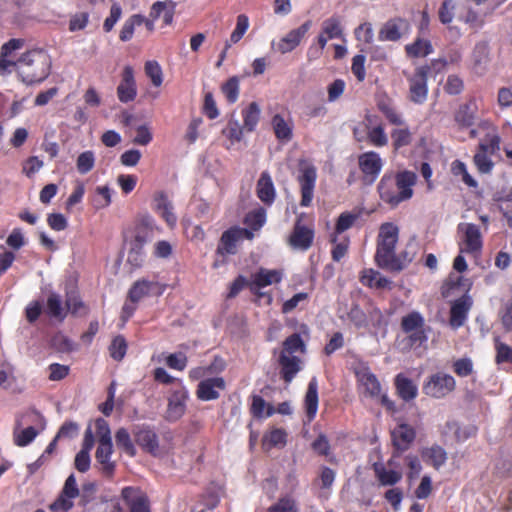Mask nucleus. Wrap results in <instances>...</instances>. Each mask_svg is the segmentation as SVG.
Segmentation results:
<instances>
[{
  "label": "nucleus",
  "instance_id": "nucleus-1",
  "mask_svg": "<svg viewBox=\"0 0 512 512\" xmlns=\"http://www.w3.org/2000/svg\"><path fill=\"white\" fill-rule=\"evenodd\" d=\"M416 180V174L411 171H402L395 176L384 175L378 185L381 200L396 207L412 197Z\"/></svg>",
  "mask_w": 512,
  "mask_h": 512
},
{
  "label": "nucleus",
  "instance_id": "nucleus-2",
  "mask_svg": "<svg viewBox=\"0 0 512 512\" xmlns=\"http://www.w3.org/2000/svg\"><path fill=\"white\" fill-rule=\"evenodd\" d=\"M50 58L42 50H32L18 60L17 71L26 84L40 83L50 73Z\"/></svg>",
  "mask_w": 512,
  "mask_h": 512
},
{
  "label": "nucleus",
  "instance_id": "nucleus-3",
  "mask_svg": "<svg viewBox=\"0 0 512 512\" xmlns=\"http://www.w3.org/2000/svg\"><path fill=\"white\" fill-rule=\"evenodd\" d=\"M148 512L143 493L133 487L122 489L119 501L101 500L93 507V512Z\"/></svg>",
  "mask_w": 512,
  "mask_h": 512
},
{
  "label": "nucleus",
  "instance_id": "nucleus-4",
  "mask_svg": "<svg viewBox=\"0 0 512 512\" xmlns=\"http://www.w3.org/2000/svg\"><path fill=\"white\" fill-rule=\"evenodd\" d=\"M399 229L393 223L381 225L378 235L375 261L381 268H396L395 247L398 242Z\"/></svg>",
  "mask_w": 512,
  "mask_h": 512
},
{
  "label": "nucleus",
  "instance_id": "nucleus-5",
  "mask_svg": "<svg viewBox=\"0 0 512 512\" xmlns=\"http://www.w3.org/2000/svg\"><path fill=\"white\" fill-rule=\"evenodd\" d=\"M166 285L157 281L140 279L133 283L128 291L127 300L122 308V320L126 322L135 312L137 304L147 297H158L164 293Z\"/></svg>",
  "mask_w": 512,
  "mask_h": 512
},
{
  "label": "nucleus",
  "instance_id": "nucleus-6",
  "mask_svg": "<svg viewBox=\"0 0 512 512\" xmlns=\"http://www.w3.org/2000/svg\"><path fill=\"white\" fill-rule=\"evenodd\" d=\"M459 252L478 257L483 249V236L473 223L461 222L457 226Z\"/></svg>",
  "mask_w": 512,
  "mask_h": 512
},
{
  "label": "nucleus",
  "instance_id": "nucleus-7",
  "mask_svg": "<svg viewBox=\"0 0 512 512\" xmlns=\"http://www.w3.org/2000/svg\"><path fill=\"white\" fill-rule=\"evenodd\" d=\"M401 329L408 335L410 344L420 346L427 341L425 319L418 311H411L401 319Z\"/></svg>",
  "mask_w": 512,
  "mask_h": 512
},
{
  "label": "nucleus",
  "instance_id": "nucleus-8",
  "mask_svg": "<svg viewBox=\"0 0 512 512\" xmlns=\"http://www.w3.org/2000/svg\"><path fill=\"white\" fill-rule=\"evenodd\" d=\"M456 382L453 376L437 372L430 377L423 384V393L435 399H441L454 391Z\"/></svg>",
  "mask_w": 512,
  "mask_h": 512
},
{
  "label": "nucleus",
  "instance_id": "nucleus-9",
  "mask_svg": "<svg viewBox=\"0 0 512 512\" xmlns=\"http://www.w3.org/2000/svg\"><path fill=\"white\" fill-rule=\"evenodd\" d=\"M80 495L74 474H71L66 479L59 497L50 505L53 512H67L73 505V500Z\"/></svg>",
  "mask_w": 512,
  "mask_h": 512
},
{
  "label": "nucleus",
  "instance_id": "nucleus-10",
  "mask_svg": "<svg viewBox=\"0 0 512 512\" xmlns=\"http://www.w3.org/2000/svg\"><path fill=\"white\" fill-rule=\"evenodd\" d=\"M429 68L421 66L416 68L414 74L408 78L409 99L415 104H422L427 99V74Z\"/></svg>",
  "mask_w": 512,
  "mask_h": 512
},
{
  "label": "nucleus",
  "instance_id": "nucleus-11",
  "mask_svg": "<svg viewBox=\"0 0 512 512\" xmlns=\"http://www.w3.org/2000/svg\"><path fill=\"white\" fill-rule=\"evenodd\" d=\"M41 418V416L34 412H27L22 416L17 417L15 422V428L13 432L14 443L19 447H25L30 444L38 434V431L29 426L27 428H22L23 425L27 422L34 421L35 419Z\"/></svg>",
  "mask_w": 512,
  "mask_h": 512
},
{
  "label": "nucleus",
  "instance_id": "nucleus-12",
  "mask_svg": "<svg viewBox=\"0 0 512 512\" xmlns=\"http://www.w3.org/2000/svg\"><path fill=\"white\" fill-rule=\"evenodd\" d=\"M359 388L368 397H378L381 394V386L377 377L364 363H359L354 368Z\"/></svg>",
  "mask_w": 512,
  "mask_h": 512
},
{
  "label": "nucleus",
  "instance_id": "nucleus-13",
  "mask_svg": "<svg viewBox=\"0 0 512 512\" xmlns=\"http://www.w3.org/2000/svg\"><path fill=\"white\" fill-rule=\"evenodd\" d=\"M299 182L301 186V206L307 207L313 199V191L316 182V169L313 165L303 162L300 165Z\"/></svg>",
  "mask_w": 512,
  "mask_h": 512
},
{
  "label": "nucleus",
  "instance_id": "nucleus-14",
  "mask_svg": "<svg viewBox=\"0 0 512 512\" xmlns=\"http://www.w3.org/2000/svg\"><path fill=\"white\" fill-rule=\"evenodd\" d=\"M358 164L363 173L364 180L368 183H373L382 170L383 160L378 153L369 151L359 156Z\"/></svg>",
  "mask_w": 512,
  "mask_h": 512
},
{
  "label": "nucleus",
  "instance_id": "nucleus-15",
  "mask_svg": "<svg viewBox=\"0 0 512 512\" xmlns=\"http://www.w3.org/2000/svg\"><path fill=\"white\" fill-rule=\"evenodd\" d=\"M410 32V24L403 18H393L388 20L379 31V40L381 41H398L404 35Z\"/></svg>",
  "mask_w": 512,
  "mask_h": 512
},
{
  "label": "nucleus",
  "instance_id": "nucleus-16",
  "mask_svg": "<svg viewBox=\"0 0 512 512\" xmlns=\"http://www.w3.org/2000/svg\"><path fill=\"white\" fill-rule=\"evenodd\" d=\"M153 210L167 223L169 227H174L177 223V216L174 213V207L168 196L158 191L154 193L152 200Z\"/></svg>",
  "mask_w": 512,
  "mask_h": 512
},
{
  "label": "nucleus",
  "instance_id": "nucleus-17",
  "mask_svg": "<svg viewBox=\"0 0 512 512\" xmlns=\"http://www.w3.org/2000/svg\"><path fill=\"white\" fill-rule=\"evenodd\" d=\"M244 238L252 239L253 233L248 229L231 228L223 233L218 251L220 253L234 254L237 244Z\"/></svg>",
  "mask_w": 512,
  "mask_h": 512
},
{
  "label": "nucleus",
  "instance_id": "nucleus-18",
  "mask_svg": "<svg viewBox=\"0 0 512 512\" xmlns=\"http://www.w3.org/2000/svg\"><path fill=\"white\" fill-rule=\"evenodd\" d=\"M188 392L182 383H178V388L172 393L169 398L167 408V419L170 421H176L180 419L186 409V400Z\"/></svg>",
  "mask_w": 512,
  "mask_h": 512
},
{
  "label": "nucleus",
  "instance_id": "nucleus-19",
  "mask_svg": "<svg viewBox=\"0 0 512 512\" xmlns=\"http://www.w3.org/2000/svg\"><path fill=\"white\" fill-rule=\"evenodd\" d=\"M282 279V272L280 270H269L261 268L258 272L252 275V279L249 282L250 290L258 294L259 296H263L264 294L260 293V289L279 283Z\"/></svg>",
  "mask_w": 512,
  "mask_h": 512
},
{
  "label": "nucleus",
  "instance_id": "nucleus-20",
  "mask_svg": "<svg viewBox=\"0 0 512 512\" xmlns=\"http://www.w3.org/2000/svg\"><path fill=\"white\" fill-rule=\"evenodd\" d=\"M137 95L134 71L131 66H125L122 73V80L117 87L118 99L127 103L133 101Z\"/></svg>",
  "mask_w": 512,
  "mask_h": 512
},
{
  "label": "nucleus",
  "instance_id": "nucleus-21",
  "mask_svg": "<svg viewBox=\"0 0 512 512\" xmlns=\"http://www.w3.org/2000/svg\"><path fill=\"white\" fill-rule=\"evenodd\" d=\"M311 27V22L306 21L298 28L291 30L287 33L277 44V50L282 53H288L294 50L304 38L306 33L309 31Z\"/></svg>",
  "mask_w": 512,
  "mask_h": 512
},
{
  "label": "nucleus",
  "instance_id": "nucleus-22",
  "mask_svg": "<svg viewBox=\"0 0 512 512\" xmlns=\"http://www.w3.org/2000/svg\"><path fill=\"white\" fill-rule=\"evenodd\" d=\"M415 436L414 428L406 423H399L391 431L392 443L399 451L407 450L413 443Z\"/></svg>",
  "mask_w": 512,
  "mask_h": 512
},
{
  "label": "nucleus",
  "instance_id": "nucleus-23",
  "mask_svg": "<svg viewBox=\"0 0 512 512\" xmlns=\"http://www.w3.org/2000/svg\"><path fill=\"white\" fill-rule=\"evenodd\" d=\"M225 389V381L221 377L208 378L198 384L197 396L203 401L215 400L220 391Z\"/></svg>",
  "mask_w": 512,
  "mask_h": 512
},
{
  "label": "nucleus",
  "instance_id": "nucleus-24",
  "mask_svg": "<svg viewBox=\"0 0 512 512\" xmlns=\"http://www.w3.org/2000/svg\"><path fill=\"white\" fill-rule=\"evenodd\" d=\"M367 128V137L370 143L376 147H384L388 144V136L385 133L384 127L378 122L376 116L369 115L365 119Z\"/></svg>",
  "mask_w": 512,
  "mask_h": 512
},
{
  "label": "nucleus",
  "instance_id": "nucleus-25",
  "mask_svg": "<svg viewBox=\"0 0 512 512\" xmlns=\"http://www.w3.org/2000/svg\"><path fill=\"white\" fill-rule=\"evenodd\" d=\"M136 443L146 452L157 455L159 452L158 437L156 433L148 427H138L134 431Z\"/></svg>",
  "mask_w": 512,
  "mask_h": 512
},
{
  "label": "nucleus",
  "instance_id": "nucleus-26",
  "mask_svg": "<svg viewBox=\"0 0 512 512\" xmlns=\"http://www.w3.org/2000/svg\"><path fill=\"white\" fill-rule=\"evenodd\" d=\"M471 306L472 299L467 295L457 299L452 304L450 311V325L453 328H459L464 324Z\"/></svg>",
  "mask_w": 512,
  "mask_h": 512
},
{
  "label": "nucleus",
  "instance_id": "nucleus-27",
  "mask_svg": "<svg viewBox=\"0 0 512 512\" xmlns=\"http://www.w3.org/2000/svg\"><path fill=\"white\" fill-rule=\"evenodd\" d=\"M375 477L382 486H393L403 477L399 468H388L384 463L375 462L373 464Z\"/></svg>",
  "mask_w": 512,
  "mask_h": 512
},
{
  "label": "nucleus",
  "instance_id": "nucleus-28",
  "mask_svg": "<svg viewBox=\"0 0 512 512\" xmlns=\"http://www.w3.org/2000/svg\"><path fill=\"white\" fill-rule=\"evenodd\" d=\"M280 373L285 382L290 383L296 374L302 369V360L298 355H287L280 353Z\"/></svg>",
  "mask_w": 512,
  "mask_h": 512
},
{
  "label": "nucleus",
  "instance_id": "nucleus-29",
  "mask_svg": "<svg viewBox=\"0 0 512 512\" xmlns=\"http://www.w3.org/2000/svg\"><path fill=\"white\" fill-rule=\"evenodd\" d=\"M313 231L298 222L294 231L290 236L289 242L291 246L299 250H307L313 241Z\"/></svg>",
  "mask_w": 512,
  "mask_h": 512
},
{
  "label": "nucleus",
  "instance_id": "nucleus-30",
  "mask_svg": "<svg viewBox=\"0 0 512 512\" xmlns=\"http://www.w3.org/2000/svg\"><path fill=\"white\" fill-rule=\"evenodd\" d=\"M112 453V441L98 443L95 457L98 463L102 466L103 473L107 476H111L115 468V463L110 460Z\"/></svg>",
  "mask_w": 512,
  "mask_h": 512
},
{
  "label": "nucleus",
  "instance_id": "nucleus-31",
  "mask_svg": "<svg viewBox=\"0 0 512 512\" xmlns=\"http://www.w3.org/2000/svg\"><path fill=\"white\" fill-rule=\"evenodd\" d=\"M318 381L313 377L306 391L304 405L309 421L314 419L318 410Z\"/></svg>",
  "mask_w": 512,
  "mask_h": 512
},
{
  "label": "nucleus",
  "instance_id": "nucleus-32",
  "mask_svg": "<svg viewBox=\"0 0 512 512\" xmlns=\"http://www.w3.org/2000/svg\"><path fill=\"white\" fill-rule=\"evenodd\" d=\"M421 457L424 462L432 465L435 469L442 467L447 460L446 451L439 445L425 447L421 450Z\"/></svg>",
  "mask_w": 512,
  "mask_h": 512
},
{
  "label": "nucleus",
  "instance_id": "nucleus-33",
  "mask_svg": "<svg viewBox=\"0 0 512 512\" xmlns=\"http://www.w3.org/2000/svg\"><path fill=\"white\" fill-rule=\"evenodd\" d=\"M272 127L276 138L280 142L287 143L292 139L293 124L291 121L284 119L281 115L276 114L272 118Z\"/></svg>",
  "mask_w": 512,
  "mask_h": 512
},
{
  "label": "nucleus",
  "instance_id": "nucleus-34",
  "mask_svg": "<svg viewBox=\"0 0 512 512\" xmlns=\"http://www.w3.org/2000/svg\"><path fill=\"white\" fill-rule=\"evenodd\" d=\"M257 195L266 204H271L275 199L274 184L267 172H263L258 180Z\"/></svg>",
  "mask_w": 512,
  "mask_h": 512
},
{
  "label": "nucleus",
  "instance_id": "nucleus-35",
  "mask_svg": "<svg viewBox=\"0 0 512 512\" xmlns=\"http://www.w3.org/2000/svg\"><path fill=\"white\" fill-rule=\"evenodd\" d=\"M483 128L486 130L484 139L479 144V149L483 152H489L490 155L495 154L499 150L500 137L494 126L485 124Z\"/></svg>",
  "mask_w": 512,
  "mask_h": 512
},
{
  "label": "nucleus",
  "instance_id": "nucleus-36",
  "mask_svg": "<svg viewBox=\"0 0 512 512\" xmlns=\"http://www.w3.org/2000/svg\"><path fill=\"white\" fill-rule=\"evenodd\" d=\"M261 108L256 102H251L242 110L243 128L246 132L256 129L260 120Z\"/></svg>",
  "mask_w": 512,
  "mask_h": 512
},
{
  "label": "nucleus",
  "instance_id": "nucleus-37",
  "mask_svg": "<svg viewBox=\"0 0 512 512\" xmlns=\"http://www.w3.org/2000/svg\"><path fill=\"white\" fill-rule=\"evenodd\" d=\"M478 110L475 99L469 100L466 104L460 106L455 114V120L462 126H470L474 122Z\"/></svg>",
  "mask_w": 512,
  "mask_h": 512
},
{
  "label": "nucleus",
  "instance_id": "nucleus-38",
  "mask_svg": "<svg viewBox=\"0 0 512 512\" xmlns=\"http://www.w3.org/2000/svg\"><path fill=\"white\" fill-rule=\"evenodd\" d=\"M173 14H174V5L173 4L158 1L152 5L151 11L149 13V17L152 20H158L159 18H162L164 24L169 25L172 23Z\"/></svg>",
  "mask_w": 512,
  "mask_h": 512
},
{
  "label": "nucleus",
  "instance_id": "nucleus-39",
  "mask_svg": "<svg viewBox=\"0 0 512 512\" xmlns=\"http://www.w3.org/2000/svg\"><path fill=\"white\" fill-rule=\"evenodd\" d=\"M46 312L49 316L59 321L64 320L67 314V307L62 304L61 297L58 294H49L46 302Z\"/></svg>",
  "mask_w": 512,
  "mask_h": 512
},
{
  "label": "nucleus",
  "instance_id": "nucleus-40",
  "mask_svg": "<svg viewBox=\"0 0 512 512\" xmlns=\"http://www.w3.org/2000/svg\"><path fill=\"white\" fill-rule=\"evenodd\" d=\"M395 385L399 396L403 400L409 401L417 396L418 388L416 384L413 383L412 380L402 375H398L395 379Z\"/></svg>",
  "mask_w": 512,
  "mask_h": 512
},
{
  "label": "nucleus",
  "instance_id": "nucleus-41",
  "mask_svg": "<svg viewBox=\"0 0 512 512\" xmlns=\"http://www.w3.org/2000/svg\"><path fill=\"white\" fill-rule=\"evenodd\" d=\"M405 50L410 57H426L433 52V47L429 40L417 38L413 43L406 45Z\"/></svg>",
  "mask_w": 512,
  "mask_h": 512
},
{
  "label": "nucleus",
  "instance_id": "nucleus-42",
  "mask_svg": "<svg viewBox=\"0 0 512 512\" xmlns=\"http://www.w3.org/2000/svg\"><path fill=\"white\" fill-rule=\"evenodd\" d=\"M286 432L279 428H274L267 432L262 439V446L265 450L273 447H283L286 444Z\"/></svg>",
  "mask_w": 512,
  "mask_h": 512
},
{
  "label": "nucleus",
  "instance_id": "nucleus-43",
  "mask_svg": "<svg viewBox=\"0 0 512 512\" xmlns=\"http://www.w3.org/2000/svg\"><path fill=\"white\" fill-rule=\"evenodd\" d=\"M306 351L305 343L299 334H292L283 343L282 354L287 355H300Z\"/></svg>",
  "mask_w": 512,
  "mask_h": 512
},
{
  "label": "nucleus",
  "instance_id": "nucleus-44",
  "mask_svg": "<svg viewBox=\"0 0 512 512\" xmlns=\"http://www.w3.org/2000/svg\"><path fill=\"white\" fill-rule=\"evenodd\" d=\"M321 33H323L330 40L342 38L343 29L339 18L330 17L325 19L321 24Z\"/></svg>",
  "mask_w": 512,
  "mask_h": 512
},
{
  "label": "nucleus",
  "instance_id": "nucleus-45",
  "mask_svg": "<svg viewBox=\"0 0 512 512\" xmlns=\"http://www.w3.org/2000/svg\"><path fill=\"white\" fill-rule=\"evenodd\" d=\"M361 282L369 287L385 288L388 287L390 281L381 276L379 272L373 269H366L362 272L360 277Z\"/></svg>",
  "mask_w": 512,
  "mask_h": 512
},
{
  "label": "nucleus",
  "instance_id": "nucleus-46",
  "mask_svg": "<svg viewBox=\"0 0 512 512\" xmlns=\"http://www.w3.org/2000/svg\"><path fill=\"white\" fill-rule=\"evenodd\" d=\"M154 220L150 216H145L141 219L140 223L136 227L133 242H139V245H145L149 240V229L152 228Z\"/></svg>",
  "mask_w": 512,
  "mask_h": 512
},
{
  "label": "nucleus",
  "instance_id": "nucleus-47",
  "mask_svg": "<svg viewBox=\"0 0 512 512\" xmlns=\"http://www.w3.org/2000/svg\"><path fill=\"white\" fill-rule=\"evenodd\" d=\"M117 446L122 449L126 454L133 457L136 455L135 446L131 440L129 432L125 428H120L115 434Z\"/></svg>",
  "mask_w": 512,
  "mask_h": 512
},
{
  "label": "nucleus",
  "instance_id": "nucleus-48",
  "mask_svg": "<svg viewBox=\"0 0 512 512\" xmlns=\"http://www.w3.org/2000/svg\"><path fill=\"white\" fill-rule=\"evenodd\" d=\"M221 91L228 102L235 103L238 100L240 92L239 78L236 76L229 78L221 86Z\"/></svg>",
  "mask_w": 512,
  "mask_h": 512
},
{
  "label": "nucleus",
  "instance_id": "nucleus-49",
  "mask_svg": "<svg viewBox=\"0 0 512 512\" xmlns=\"http://www.w3.org/2000/svg\"><path fill=\"white\" fill-rule=\"evenodd\" d=\"M95 154L93 151L87 150L79 154L76 160V168L80 174L89 173L95 165Z\"/></svg>",
  "mask_w": 512,
  "mask_h": 512
},
{
  "label": "nucleus",
  "instance_id": "nucleus-50",
  "mask_svg": "<svg viewBox=\"0 0 512 512\" xmlns=\"http://www.w3.org/2000/svg\"><path fill=\"white\" fill-rule=\"evenodd\" d=\"M395 150L408 146L412 141V133L407 127L397 128L391 132Z\"/></svg>",
  "mask_w": 512,
  "mask_h": 512
},
{
  "label": "nucleus",
  "instance_id": "nucleus-51",
  "mask_svg": "<svg viewBox=\"0 0 512 512\" xmlns=\"http://www.w3.org/2000/svg\"><path fill=\"white\" fill-rule=\"evenodd\" d=\"M144 22V17L141 15H132L128 18L122 26L120 32V39L122 41H128L132 38L134 34V29L136 26H140Z\"/></svg>",
  "mask_w": 512,
  "mask_h": 512
},
{
  "label": "nucleus",
  "instance_id": "nucleus-52",
  "mask_svg": "<svg viewBox=\"0 0 512 512\" xmlns=\"http://www.w3.org/2000/svg\"><path fill=\"white\" fill-rule=\"evenodd\" d=\"M145 73L150 78L152 84L159 87L163 82L162 68L157 61L151 60L145 63Z\"/></svg>",
  "mask_w": 512,
  "mask_h": 512
},
{
  "label": "nucleus",
  "instance_id": "nucleus-53",
  "mask_svg": "<svg viewBox=\"0 0 512 512\" xmlns=\"http://www.w3.org/2000/svg\"><path fill=\"white\" fill-rule=\"evenodd\" d=\"M496 363H512V347L498 338L495 339Z\"/></svg>",
  "mask_w": 512,
  "mask_h": 512
},
{
  "label": "nucleus",
  "instance_id": "nucleus-54",
  "mask_svg": "<svg viewBox=\"0 0 512 512\" xmlns=\"http://www.w3.org/2000/svg\"><path fill=\"white\" fill-rule=\"evenodd\" d=\"M451 171H452L453 175L461 176L462 181L469 187L477 186V182L468 173L467 167L463 162H461L459 160L453 161L451 164Z\"/></svg>",
  "mask_w": 512,
  "mask_h": 512
},
{
  "label": "nucleus",
  "instance_id": "nucleus-55",
  "mask_svg": "<svg viewBox=\"0 0 512 512\" xmlns=\"http://www.w3.org/2000/svg\"><path fill=\"white\" fill-rule=\"evenodd\" d=\"M245 222L253 230L260 229L266 222V211L263 208H258L248 213Z\"/></svg>",
  "mask_w": 512,
  "mask_h": 512
},
{
  "label": "nucleus",
  "instance_id": "nucleus-56",
  "mask_svg": "<svg viewBox=\"0 0 512 512\" xmlns=\"http://www.w3.org/2000/svg\"><path fill=\"white\" fill-rule=\"evenodd\" d=\"M110 355L114 360H122L127 351V342L123 336H116L109 347Z\"/></svg>",
  "mask_w": 512,
  "mask_h": 512
},
{
  "label": "nucleus",
  "instance_id": "nucleus-57",
  "mask_svg": "<svg viewBox=\"0 0 512 512\" xmlns=\"http://www.w3.org/2000/svg\"><path fill=\"white\" fill-rule=\"evenodd\" d=\"M243 125L241 126L237 120H230L223 130V134L232 142H240L243 138Z\"/></svg>",
  "mask_w": 512,
  "mask_h": 512
},
{
  "label": "nucleus",
  "instance_id": "nucleus-58",
  "mask_svg": "<svg viewBox=\"0 0 512 512\" xmlns=\"http://www.w3.org/2000/svg\"><path fill=\"white\" fill-rule=\"evenodd\" d=\"M94 204L97 209L108 207L111 203L112 193L108 186H98L95 189Z\"/></svg>",
  "mask_w": 512,
  "mask_h": 512
},
{
  "label": "nucleus",
  "instance_id": "nucleus-59",
  "mask_svg": "<svg viewBox=\"0 0 512 512\" xmlns=\"http://www.w3.org/2000/svg\"><path fill=\"white\" fill-rule=\"evenodd\" d=\"M44 166V162L37 156H31L27 158L22 164V173L32 178L37 172H39Z\"/></svg>",
  "mask_w": 512,
  "mask_h": 512
},
{
  "label": "nucleus",
  "instance_id": "nucleus-60",
  "mask_svg": "<svg viewBox=\"0 0 512 512\" xmlns=\"http://www.w3.org/2000/svg\"><path fill=\"white\" fill-rule=\"evenodd\" d=\"M249 28V19L246 15L241 14L237 17L236 27L231 33L230 44L237 43Z\"/></svg>",
  "mask_w": 512,
  "mask_h": 512
},
{
  "label": "nucleus",
  "instance_id": "nucleus-61",
  "mask_svg": "<svg viewBox=\"0 0 512 512\" xmlns=\"http://www.w3.org/2000/svg\"><path fill=\"white\" fill-rule=\"evenodd\" d=\"M268 512H297L295 500L290 496L281 497L277 503L269 507Z\"/></svg>",
  "mask_w": 512,
  "mask_h": 512
},
{
  "label": "nucleus",
  "instance_id": "nucleus-62",
  "mask_svg": "<svg viewBox=\"0 0 512 512\" xmlns=\"http://www.w3.org/2000/svg\"><path fill=\"white\" fill-rule=\"evenodd\" d=\"M489 152H483L481 149L474 156V163L481 173H489L493 168V162L488 156Z\"/></svg>",
  "mask_w": 512,
  "mask_h": 512
},
{
  "label": "nucleus",
  "instance_id": "nucleus-63",
  "mask_svg": "<svg viewBox=\"0 0 512 512\" xmlns=\"http://www.w3.org/2000/svg\"><path fill=\"white\" fill-rule=\"evenodd\" d=\"M52 346L59 352H71L75 349V344L65 335L58 333L52 338Z\"/></svg>",
  "mask_w": 512,
  "mask_h": 512
},
{
  "label": "nucleus",
  "instance_id": "nucleus-64",
  "mask_svg": "<svg viewBox=\"0 0 512 512\" xmlns=\"http://www.w3.org/2000/svg\"><path fill=\"white\" fill-rule=\"evenodd\" d=\"M89 21V14L87 12H78L70 17L69 30L71 32L83 30Z\"/></svg>",
  "mask_w": 512,
  "mask_h": 512
}]
</instances>
